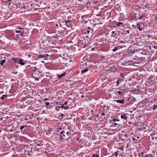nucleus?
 <instances>
[{"label":"nucleus","instance_id":"1","mask_svg":"<svg viewBox=\"0 0 157 157\" xmlns=\"http://www.w3.org/2000/svg\"><path fill=\"white\" fill-rule=\"evenodd\" d=\"M71 132L70 130L68 131L66 129H63L60 132L61 134V138L63 139H65V138L67 139L68 138L70 137V136L71 135Z\"/></svg>","mask_w":157,"mask_h":157},{"label":"nucleus","instance_id":"2","mask_svg":"<svg viewBox=\"0 0 157 157\" xmlns=\"http://www.w3.org/2000/svg\"><path fill=\"white\" fill-rule=\"evenodd\" d=\"M129 60H125L124 59H121L118 62V64L120 66H126L129 65V63H130Z\"/></svg>","mask_w":157,"mask_h":157},{"label":"nucleus","instance_id":"3","mask_svg":"<svg viewBox=\"0 0 157 157\" xmlns=\"http://www.w3.org/2000/svg\"><path fill=\"white\" fill-rule=\"evenodd\" d=\"M129 61H130V63H129V65H132L136 67L137 66V59L134 58L132 60H129Z\"/></svg>","mask_w":157,"mask_h":157},{"label":"nucleus","instance_id":"4","mask_svg":"<svg viewBox=\"0 0 157 157\" xmlns=\"http://www.w3.org/2000/svg\"><path fill=\"white\" fill-rule=\"evenodd\" d=\"M127 114H123L121 116V117L122 119H123V121L124 122H126L127 121Z\"/></svg>","mask_w":157,"mask_h":157},{"label":"nucleus","instance_id":"5","mask_svg":"<svg viewBox=\"0 0 157 157\" xmlns=\"http://www.w3.org/2000/svg\"><path fill=\"white\" fill-rule=\"evenodd\" d=\"M124 90H121L116 91L115 93V94L117 95H120L122 96L124 94Z\"/></svg>","mask_w":157,"mask_h":157},{"label":"nucleus","instance_id":"6","mask_svg":"<svg viewBox=\"0 0 157 157\" xmlns=\"http://www.w3.org/2000/svg\"><path fill=\"white\" fill-rule=\"evenodd\" d=\"M106 73H103L100 75V77L102 81H104L107 78V76L106 75Z\"/></svg>","mask_w":157,"mask_h":157},{"label":"nucleus","instance_id":"7","mask_svg":"<svg viewBox=\"0 0 157 157\" xmlns=\"http://www.w3.org/2000/svg\"><path fill=\"white\" fill-rule=\"evenodd\" d=\"M16 33H20V35L21 36H22L24 34V31L23 30H17V29H16Z\"/></svg>","mask_w":157,"mask_h":157},{"label":"nucleus","instance_id":"8","mask_svg":"<svg viewBox=\"0 0 157 157\" xmlns=\"http://www.w3.org/2000/svg\"><path fill=\"white\" fill-rule=\"evenodd\" d=\"M66 74V72H64L63 73L59 75H57L58 78L59 79H61L63 76H64Z\"/></svg>","mask_w":157,"mask_h":157},{"label":"nucleus","instance_id":"9","mask_svg":"<svg viewBox=\"0 0 157 157\" xmlns=\"http://www.w3.org/2000/svg\"><path fill=\"white\" fill-rule=\"evenodd\" d=\"M124 80L122 79L121 78H119L118 79V80L116 82L117 83V86H119V84L121 83Z\"/></svg>","mask_w":157,"mask_h":157},{"label":"nucleus","instance_id":"10","mask_svg":"<svg viewBox=\"0 0 157 157\" xmlns=\"http://www.w3.org/2000/svg\"><path fill=\"white\" fill-rule=\"evenodd\" d=\"M12 60L15 63H18L19 62L20 59L18 58H13Z\"/></svg>","mask_w":157,"mask_h":157},{"label":"nucleus","instance_id":"11","mask_svg":"<svg viewBox=\"0 0 157 157\" xmlns=\"http://www.w3.org/2000/svg\"><path fill=\"white\" fill-rule=\"evenodd\" d=\"M115 101H116L118 103L124 104V103L125 101L124 99H122L121 100H115Z\"/></svg>","mask_w":157,"mask_h":157},{"label":"nucleus","instance_id":"12","mask_svg":"<svg viewBox=\"0 0 157 157\" xmlns=\"http://www.w3.org/2000/svg\"><path fill=\"white\" fill-rule=\"evenodd\" d=\"M138 52L140 54H145V51H143V50L141 49H138Z\"/></svg>","mask_w":157,"mask_h":157},{"label":"nucleus","instance_id":"13","mask_svg":"<svg viewBox=\"0 0 157 157\" xmlns=\"http://www.w3.org/2000/svg\"><path fill=\"white\" fill-rule=\"evenodd\" d=\"M61 108L64 109L65 110H67L69 108V107L67 106H65L64 105H62L61 106Z\"/></svg>","mask_w":157,"mask_h":157},{"label":"nucleus","instance_id":"14","mask_svg":"<svg viewBox=\"0 0 157 157\" xmlns=\"http://www.w3.org/2000/svg\"><path fill=\"white\" fill-rule=\"evenodd\" d=\"M144 140L143 139H141L140 140V142L139 143L138 145H142L144 146Z\"/></svg>","mask_w":157,"mask_h":157},{"label":"nucleus","instance_id":"15","mask_svg":"<svg viewBox=\"0 0 157 157\" xmlns=\"http://www.w3.org/2000/svg\"><path fill=\"white\" fill-rule=\"evenodd\" d=\"M135 53V52L134 51H132V52H129V51H128V52L126 53V56H129V55H128L129 54H130V53H132V54H133L134 53Z\"/></svg>","mask_w":157,"mask_h":157},{"label":"nucleus","instance_id":"16","mask_svg":"<svg viewBox=\"0 0 157 157\" xmlns=\"http://www.w3.org/2000/svg\"><path fill=\"white\" fill-rule=\"evenodd\" d=\"M23 59H19V62L18 63L20 64L21 65H23L25 64V63L23 62Z\"/></svg>","mask_w":157,"mask_h":157},{"label":"nucleus","instance_id":"17","mask_svg":"<svg viewBox=\"0 0 157 157\" xmlns=\"http://www.w3.org/2000/svg\"><path fill=\"white\" fill-rule=\"evenodd\" d=\"M141 124V125H142V127L141 128L144 129L147 128V125L145 123H142Z\"/></svg>","mask_w":157,"mask_h":157},{"label":"nucleus","instance_id":"18","mask_svg":"<svg viewBox=\"0 0 157 157\" xmlns=\"http://www.w3.org/2000/svg\"><path fill=\"white\" fill-rule=\"evenodd\" d=\"M71 24V22L70 21H68L66 22V25L67 27H69Z\"/></svg>","mask_w":157,"mask_h":157},{"label":"nucleus","instance_id":"19","mask_svg":"<svg viewBox=\"0 0 157 157\" xmlns=\"http://www.w3.org/2000/svg\"><path fill=\"white\" fill-rule=\"evenodd\" d=\"M31 69L34 72H35L36 71H37V70H39V69L37 68L36 67H31Z\"/></svg>","mask_w":157,"mask_h":157},{"label":"nucleus","instance_id":"20","mask_svg":"<svg viewBox=\"0 0 157 157\" xmlns=\"http://www.w3.org/2000/svg\"><path fill=\"white\" fill-rule=\"evenodd\" d=\"M45 57H46V55H39L38 56L37 58L38 59H40V58H43Z\"/></svg>","mask_w":157,"mask_h":157},{"label":"nucleus","instance_id":"21","mask_svg":"<svg viewBox=\"0 0 157 157\" xmlns=\"http://www.w3.org/2000/svg\"><path fill=\"white\" fill-rule=\"evenodd\" d=\"M5 62H6L5 60L2 59L0 63V65L1 66H2L4 64V63H5Z\"/></svg>","mask_w":157,"mask_h":157},{"label":"nucleus","instance_id":"22","mask_svg":"<svg viewBox=\"0 0 157 157\" xmlns=\"http://www.w3.org/2000/svg\"><path fill=\"white\" fill-rule=\"evenodd\" d=\"M143 28H144V27H140L139 24L138 23V29H139L140 31H142L143 29Z\"/></svg>","mask_w":157,"mask_h":157},{"label":"nucleus","instance_id":"23","mask_svg":"<svg viewBox=\"0 0 157 157\" xmlns=\"http://www.w3.org/2000/svg\"><path fill=\"white\" fill-rule=\"evenodd\" d=\"M88 71V69L87 68H86L83 70H82L81 72L83 73H85L87 72Z\"/></svg>","mask_w":157,"mask_h":157},{"label":"nucleus","instance_id":"24","mask_svg":"<svg viewBox=\"0 0 157 157\" xmlns=\"http://www.w3.org/2000/svg\"><path fill=\"white\" fill-rule=\"evenodd\" d=\"M113 121L114 122H115L116 121H120V120L118 119V117H117L116 118H114L113 120Z\"/></svg>","mask_w":157,"mask_h":157},{"label":"nucleus","instance_id":"25","mask_svg":"<svg viewBox=\"0 0 157 157\" xmlns=\"http://www.w3.org/2000/svg\"><path fill=\"white\" fill-rule=\"evenodd\" d=\"M118 46L117 47H115L114 49H113V52H116L118 49Z\"/></svg>","mask_w":157,"mask_h":157},{"label":"nucleus","instance_id":"26","mask_svg":"<svg viewBox=\"0 0 157 157\" xmlns=\"http://www.w3.org/2000/svg\"><path fill=\"white\" fill-rule=\"evenodd\" d=\"M6 97H7V96L6 95H3L1 97V98L2 100H4V99L5 98H6Z\"/></svg>","mask_w":157,"mask_h":157},{"label":"nucleus","instance_id":"27","mask_svg":"<svg viewBox=\"0 0 157 157\" xmlns=\"http://www.w3.org/2000/svg\"><path fill=\"white\" fill-rule=\"evenodd\" d=\"M25 128V126L21 125L20 127V130L21 131Z\"/></svg>","mask_w":157,"mask_h":157},{"label":"nucleus","instance_id":"28","mask_svg":"<svg viewBox=\"0 0 157 157\" xmlns=\"http://www.w3.org/2000/svg\"><path fill=\"white\" fill-rule=\"evenodd\" d=\"M157 108V105H154L153 106L152 109L155 110Z\"/></svg>","mask_w":157,"mask_h":157},{"label":"nucleus","instance_id":"29","mask_svg":"<svg viewBox=\"0 0 157 157\" xmlns=\"http://www.w3.org/2000/svg\"><path fill=\"white\" fill-rule=\"evenodd\" d=\"M144 153L143 152H141V154L140 153H138V156L139 157H142V156H143L142 154H143Z\"/></svg>","mask_w":157,"mask_h":157},{"label":"nucleus","instance_id":"30","mask_svg":"<svg viewBox=\"0 0 157 157\" xmlns=\"http://www.w3.org/2000/svg\"><path fill=\"white\" fill-rule=\"evenodd\" d=\"M123 24V22H119L117 24V26H119Z\"/></svg>","mask_w":157,"mask_h":157},{"label":"nucleus","instance_id":"31","mask_svg":"<svg viewBox=\"0 0 157 157\" xmlns=\"http://www.w3.org/2000/svg\"><path fill=\"white\" fill-rule=\"evenodd\" d=\"M144 17V15H141L138 18L139 19L141 20Z\"/></svg>","mask_w":157,"mask_h":157},{"label":"nucleus","instance_id":"32","mask_svg":"<svg viewBox=\"0 0 157 157\" xmlns=\"http://www.w3.org/2000/svg\"><path fill=\"white\" fill-rule=\"evenodd\" d=\"M92 157H99V155H93Z\"/></svg>","mask_w":157,"mask_h":157},{"label":"nucleus","instance_id":"33","mask_svg":"<svg viewBox=\"0 0 157 157\" xmlns=\"http://www.w3.org/2000/svg\"><path fill=\"white\" fill-rule=\"evenodd\" d=\"M16 29H17V30L24 31V29L21 27H18V28H16Z\"/></svg>","mask_w":157,"mask_h":157},{"label":"nucleus","instance_id":"34","mask_svg":"<svg viewBox=\"0 0 157 157\" xmlns=\"http://www.w3.org/2000/svg\"><path fill=\"white\" fill-rule=\"evenodd\" d=\"M58 36L57 34H56L53 36V38L55 39L56 38L58 37Z\"/></svg>","mask_w":157,"mask_h":157},{"label":"nucleus","instance_id":"35","mask_svg":"<svg viewBox=\"0 0 157 157\" xmlns=\"http://www.w3.org/2000/svg\"><path fill=\"white\" fill-rule=\"evenodd\" d=\"M45 105H46L47 106H48L49 105V104H50V103L49 102H45Z\"/></svg>","mask_w":157,"mask_h":157},{"label":"nucleus","instance_id":"36","mask_svg":"<svg viewBox=\"0 0 157 157\" xmlns=\"http://www.w3.org/2000/svg\"><path fill=\"white\" fill-rule=\"evenodd\" d=\"M114 155L117 156L118 155V152H115Z\"/></svg>","mask_w":157,"mask_h":157},{"label":"nucleus","instance_id":"37","mask_svg":"<svg viewBox=\"0 0 157 157\" xmlns=\"http://www.w3.org/2000/svg\"><path fill=\"white\" fill-rule=\"evenodd\" d=\"M33 78L35 79V80H36L37 81H39V79L38 78H36V77H34Z\"/></svg>","mask_w":157,"mask_h":157},{"label":"nucleus","instance_id":"38","mask_svg":"<svg viewBox=\"0 0 157 157\" xmlns=\"http://www.w3.org/2000/svg\"><path fill=\"white\" fill-rule=\"evenodd\" d=\"M116 32H117L116 31H113L112 32V34H115L116 35Z\"/></svg>","mask_w":157,"mask_h":157},{"label":"nucleus","instance_id":"39","mask_svg":"<svg viewBox=\"0 0 157 157\" xmlns=\"http://www.w3.org/2000/svg\"><path fill=\"white\" fill-rule=\"evenodd\" d=\"M68 103V102L67 101H66L64 102V104H63V105H67Z\"/></svg>","mask_w":157,"mask_h":157},{"label":"nucleus","instance_id":"40","mask_svg":"<svg viewBox=\"0 0 157 157\" xmlns=\"http://www.w3.org/2000/svg\"><path fill=\"white\" fill-rule=\"evenodd\" d=\"M136 140V138L134 137H133L132 138V141H135Z\"/></svg>","mask_w":157,"mask_h":157},{"label":"nucleus","instance_id":"41","mask_svg":"<svg viewBox=\"0 0 157 157\" xmlns=\"http://www.w3.org/2000/svg\"><path fill=\"white\" fill-rule=\"evenodd\" d=\"M120 149L123 151L124 150V147L123 146H122V147L121 148H120Z\"/></svg>","mask_w":157,"mask_h":157},{"label":"nucleus","instance_id":"42","mask_svg":"<svg viewBox=\"0 0 157 157\" xmlns=\"http://www.w3.org/2000/svg\"><path fill=\"white\" fill-rule=\"evenodd\" d=\"M56 105H61L60 103L59 102H57L56 103Z\"/></svg>","mask_w":157,"mask_h":157},{"label":"nucleus","instance_id":"43","mask_svg":"<svg viewBox=\"0 0 157 157\" xmlns=\"http://www.w3.org/2000/svg\"><path fill=\"white\" fill-rule=\"evenodd\" d=\"M152 78L153 79V80H152V81H153V84L155 82V81H154V80H155V78L154 77H153V78Z\"/></svg>","mask_w":157,"mask_h":157},{"label":"nucleus","instance_id":"44","mask_svg":"<svg viewBox=\"0 0 157 157\" xmlns=\"http://www.w3.org/2000/svg\"><path fill=\"white\" fill-rule=\"evenodd\" d=\"M105 115V113H102L101 114V115L102 116H104Z\"/></svg>","mask_w":157,"mask_h":157},{"label":"nucleus","instance_id":"45","mask_svg":"<svg viewBox=\"0 0 157 157\" xmlns=\"http://www.w3.org/2000/svg\"><path fill=\"white\" fill-rule=\"evenodd\" d=\"M90 30H87V33L88 34L89 33H90Z\"/></svg>","mask_w":157,"mask_h":157},{"label":"nucleus","instance_id":"46","mask_svg":"<svg viewBox=\"0 0 157 157\" xmlns=\"http://www.w3.org/2000/svg\"><path fill=\"white\" fill-rule=\"evenodd\" d=\"M154 48H155V49H157V46H154Z\"/></svg>","mask_w":157,"mask_h":157},{"label":"nucleus","instance_id":"47","mask_svg":"<svg viewBox=\"0 0 157 157\" xmlns=\"http://www.w3.org/2000/svg\"><path fill=\"white\" fill-rule=\"evenodd\" d=\"M44 100L45 101H48V99L47 98H45L44 99Z\"/></svg>","mask_w":157,"mask_h":157},{"label":"nucleus","instance_id":"48","mask_svg":"<svg viewBox=\"0 0 157 157\" xmlns=\"http://www.w3.org/2000/svg\"><path fill=\"white\" fill-rule=\"evenodd\" d=\"M114 125H118V124H117V123H114Z\"/></svg>","mask_w":157,"mask_h":157},{"label":"nucleus","instance_id":"49","mask_svg":"<svg viewBox=\"0 0 157 157\" xmlns=\"http://www.w3.org/2000/svg\"><path fill=\"white\" fill-rule=\"evenodd\" d=\"M2 118H0V121H2Z\"/></svg>","mask_w":157,"mask_h":157},{"label":"nucleus","instance_id":"50","mask_svg":"<svg viewBox=\"0 0 157 157\" xmlns=\"http://www.w3.org/2000/svg\"><path fill=\"white\" fill-rule=\"evenodd\" d=\"M11 157H16L15 155H13L11 156Z\"/></svg>","mask_w":157,"mask_h":157},{"label":"nucleus","instance_id":"51","mask_svg":"<svg viewBox=\"0 0 157 157\" xmlns=\"http://www.w3.org/2000/svg\"><path fill=\"white\" fill-rule=\"evenodd\" d=\"M31 57V55H28V57Z\"/></svg>","mask_w":157,"mask_h":157},{"label":"nucleus","instance_id":"52","mask_svg":"<svg viewBox=\"0 0 157 157\" xmlns=\"http://www.w3.org/2000/svg\"><path fill=\"white\" fill-rule=\"evenodd\" d=\"M105 58V57H104V56H102V57L101 59H104Z\"/></svg>","mask_w":157,"mask_h":157},{"label":"nucleus","instance_id":"53","mask_svg":"<svg viewBox=\"0 0 157 157\" xmlns=\"http://www.w3.org/2000/svg\"><path fill=\"white\" fill-rule=\"evenodd\" d=\"M24 120H25L26 121V120H28V119L27 118H25Z\"/></svg>","mask_w":157,"mask_h":157},{"label":"nucleus","instance_id":"54","mask_svg":"<svg viewBox=\"0 0 157 157\" xmlns=\"http://www.w3.org/2000/svg\"><path fill=\"white\" fill-rule=\"evenodd\" d=\"M46 55V56H49V55H48V54H46V55Z\"/></svg>","mask_w":157,"mask_h":157},{"label":"nucleus","instance_id":"55","mask_svg":"<svg viewBox=\"0 0 157 157\" xmlns=\"http://www.w3.org/2000/svg\"><path fill=\"white\" fill-rule=\"evenodd\" d=\"M81 97L82 98H83V97H84V95H82V96H81Z\"/></svg>","mask_w":157,"mask_h":157},{"label":"nucleus","instance_id":"56","mask_svg":"<svg viewBox=\"0 0 157 157\" xmlns=\"http://www.w3.org/2000/svg\"><path fill=\"white\" fill-rule=\"evenodd\" d=\"M24 126H25V127L27 128L28 127L27 125H25Z\"/></svg>","mask_w":157,"mask_h":157},{"label":"nucleus","instance_id":"57","mask_svg":"<svg viewBox=\"0 0 157 157\" xmlns=\"http://www.w3.org/2000/svg\"><path fill=\"white\" fill-rule=\"evenodd\" d=\"M139 130H140H140H141V128H139V129H138V131H139Z\"/></svg>","mask_w":157,"mask_h":157},{"label":"nucleus","instance_id":"58","mask_svg":"<svg viewBox=\"0 0 157 157\" xmlns=\"http://www.w3.org/2000/svg\"><path fill=\"white\" fill-rule=\"evenodd\" d=\"M56 26H57V27H58V24H56Z\"/></svg>","mask_w":157,"mask_h":157},{"label":"nucleus","instance_id":"59","mask_svg":"<svg viewBox=\"0 0 157 157\" xmlns=\"http://www.w3.org/2000/svg\"><path fill=\"white\" fill-rule=\"evenodd\" d=\"M127 33H129V30H127Z\"/></svg>","mask_w":157,"mask_h":157},{"label":"nucleus","instance_id":"60","mask_svg":"<svg viewBox=\"0 0 157 157\" xmlns=\"http://www.w3.org/2000/svg\"><path fill=\"white\" fill-rule=\"evenodd\" d=\"M149 48L150 49H151V46H149Z\"/></svg>","mask_w":157,"mask_h":157},{"label":"nucleus","instance_id":"61","mask_svg":"<svg viewBox=\"0 0 157 157\" xmlns=\"http://www.w3.org/2000/svg\"><path fill=\"white\" fill-rule=\"evenodd\" d=\"M155 71H156V72H157V68L155 69Z\"/></svg>","mask_w":157,"mask_h":157},{"label":"nucleus","instance_id":"62","mask_svg":"<svg viewBox=\"0 0 157 157\" xmlns=\"http://www.w3.org/2000/svg\"><path fill=\"white\" fill-rule=\"evenodd\" d=\"M88 29H90V27H89L88 28Z\"/></svg>","mask_w":157,"mask_h":157},{"label":"nucleus","instance_id":"63","mask_svg":"<svg viewBox=\"0 0 157 157\" xmlns=\"http://www.w3.org/2000/svg\"><path fill=\"white\" fill-rule=\"evenodd\" d=\"M42 62L43 63H44V61H42Z\"/></svg>","mask_w":157,"mask_h":157},{"label":"nucleus","instance_id":"64","mask_svg":"<svg viewBox=\"0 0 157 157\" xmlns=\"http://www.w3.org/2000/svg\"><path fill=\"white\" fill-rule=\"evenodd\" d=\"M142 59L143 60V61L144 60V59H143V58H142Z\"/></svg>","mask_w":157,"mask_h":157}]
</instances>
